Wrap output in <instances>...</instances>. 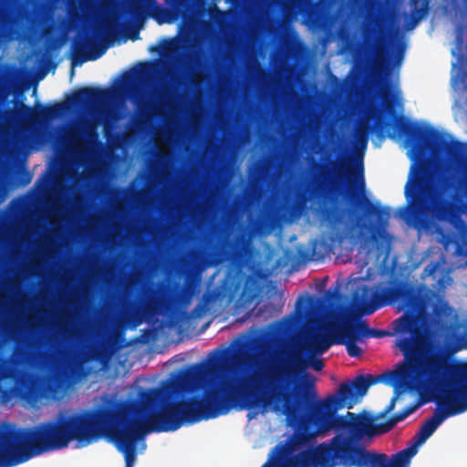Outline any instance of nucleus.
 Wrapping results in <instances>:
<instances>
[{
    "label": "nucleus",
    "instance_id": "obj_1",
    "mask_svg": "<svg viewBox=\"0 0 467 467\" xmlns=\"http://www.w3.org/2000/svg\"><path fill=\"white\" fill-rule=\"evenodd\" d=\"M264 374L244 380L231 361L238 359L230 348L213 349L208 362L195 363L175 376V431L183 424L214 419L238 410H271L285 418L295 430L296 442L306 445L333 431L337 432L309 451L293 454L287 448L275 447V454L262 467H390L391 458L367 450L358 442L383 434L375 419L367 413L348 411L380 381H405L398 371L379 376L360 374L342 382L337 393L318 398L313 378L302 385L298 379L308 363L300 352H292Z\"/></svg>",
    "mask_w": 467,
    "mask_h": 467
},
{
    "label": "nucleus",
    "instance_id": "obj_2",
    "mask_svg": "<svg viewBox=\"0 0 467 467\" xmlns=\"http://www.w3.org/2000/svg\"><path fill=\"white\" fill-rule=\"evenodd\" d=\"M115 442V399L97 410L60 415L33 428L0 429V467L25 462L47 451L66 448L70 441L87 446L104 436Z\"/></svg>",
    "mask_w": 467,
    "mask_h": 467
},
{
    "label": "nucleus",
    "instance_id": "obj_3",
    "mask_svg": "<svg viewBox=\"0 0 467 467\" xmlns=\"http://www.w3.org/2000/svg\"><path fill=\"white\" fill-rule=\"evenodd\" d=\"M451 175L441 174L437 183L431 182V172L426 166H412L405 185L406 204L399 213L406 223L418 231L441 234L440 223L457 226L462 222L452 191Z\"/></svg>",
    "mask_w": 467,
    "mask_h": 467
},
{
    "label": "nucleus",
    "instance_id": "obj_4",
    "mask_svg": "<svg viewBox=\"0 0 467 467\" xmlns=\"http://www.w3.org/2000/svg\"><path fill=\"white\" fill-rule=\"evenodd\" d=\"M387 304L397 303L403 315L394 320V329L400 335L396 345L404 355L407 363L400 368L403 379H413L420 371V357L428 345L431 335L427 309L430 305V290L404 281H393L385 286Z\"/></svg>",
    "mask_w": 467,
    "mask_h": 467
},
{
    "label": "nucleus",
    "instance_id": "obj_5",
    "mask_svg": "<svg viewBox=\"0 0 467 467\" xmlns=\"http://www.w3.org/2000/svg\"><path fill=\"white\" fill-rule=\"evenodd\" d=\"M455 368L441 357L427 358L420 364V371L412 380L414 382L421 374L440 386L437 397L438 409L420 427L414 437V443L391 455L390 467H409L411 458L417 453L418 447L423 444L449 417L467 410V384L454 376Z\"/></svg>",
    "mask_w": 467,
    "mask_h": 467
},
{
    "label": "nucleus",
    "instance_id": "obj_6",
    "mask_svg": "<svg viewBox=\"0 0 467 467\" xmlns=\"http://www.w3.org/2000/svg\"><path fill=\"white\" fill-rule=\"evenodd\" d=\"M28 360V353L24 348L16 347L8 358H0V380L11 379L14 386L0 387V400L4 404L15 397L28 402H34L45 396L46 379L35 372L19 368Z\"/></svg>",
    "mask_w": 467,
    "mask_h": 467
},
{
    "label": "nucleus",
    "instance_id": "obj_7",
    "mask_svg": "<svg viewBox=\"0 0 467 467\" xmlns=\"http://www.w3.org/2000/svg\"><path fill=\"white\" fill-rule=\"evenodd\" d=\"M111 92L99 87H82L75 90L67 101L55 102L53 105L36 103L35 108L23 103L14 112L15 118L30 124L57 119L70 109L98 108L109 99Z\"/></svg>",
    "mask_w": 467,
    "mask_h": 467
},
{
    "label": "nucleus",
    "instance_id": "obj_8",
    "mask_svg": "<svg viewBox=\"0 0 467 467\" xmlns=\"http://www.w3.org/2000/svg\"><path fill=\"white\" fill-rule=\"evenodd\" d=\"M365 214L367 216H375L377 222H372L368 225L358 220L355 225L350 226L348 232L339 231L336 233V239L342 243L345 239H349L354 244L360 241L362 247L368 245L370 242L374 244L376 248L383 252L388 249L389 236L386 232L390 209L379 204L372 203L368 199L364 198Z\"/></svg>",
    "mask_w": 467,
    "mask_h": 467
},
{
    "label": "nucleus",
    "instance_id": "obj_9",
    "mask_svg": "<svg viewBox=\"0 0 467 467\" xmlns=\"http://www.w3.org/2000/svg\"><path fill=\"white\" fill-rule=\"evenodd\" d=\"M389 18L385 16L375 15L370 23L364 28V36L375 47V57L383 67L389 68L393 52L389 49Z\"/></svg>",
    "mask_w": 467,
    "mask_h": 467
},
{
    "label": "nucleus",
    "instance_id": "obj_10",
    "mask_svg": "<svg viewBox=\"0 0 467 467\" xmlns=\"http://www.w3.org/2000/svg\"><path fill=\"white\" fill-rule=\"evenodd\" d=\"M385 286L380 290L366 285L358 286L352 295V306L360 315H371L379 308L388 306Z\"/></svg>",
    "mask_w": 467,
    "mask_h": 467
},
{
    "label": "nucleus",
    "instance_id": "obj_11",
    "mask_svg": "<svg viewBox=\"0 0 467 467\" xmlns=\"http://www.w3.org/2000/svg\"><path fill=\"white\" fill-rule=\"evenodd\" d=\"M346 184L350 190H364V168L361 161L353 170L340 163L336 171V180L330 183L328 188L329 192L338 196L342 193Z\"/></svg>",
    "mask_w": 467,
    "mask_h": 467
},
{
    "label": "nucleus",
    "instance_id": "obj_12",
    "mask_svg": "<svg viewBox=\"0 0 467 467\" xmlns=\"http://www.w3.org/2000/svg\"><path fill=\"white\" fill-rule=\"evenodd\" d=\"M225 290L229 299L237 301L241 306H247L253 302L258 293L257 280L247 275H237L230 282L226 283Z\"/></svg>",
    "mask_w": 467,
    "mask_h": 467
},
{
    "label": "nucleus",
    "instance_id": "obj_13",
    "mask_svg": "<svg viewBox=\"0 0 467 467\" xmlns=\"http://www.w3.org/2000/svg\"><path fill=\"white\" fill-rule=\"evenodd\" d=\"M362 339L363 337L354 321L346 322L335 337L336 344L344 345L348 354L352 358L362 356V349L357 345V342Z\"/></svg>",
    "mask_w": 467,
    "mask_h": 467
},
{
    "label": "nucleus",
    "instance_id": "obj_14",
    "mask_svg": "<svg viewBox=\"0 0 467 467\" xmlns=\"http://www.w3.org/2000/svg\"><path fill=\"white\" fill-rule=\"evenodd\" d=\"M171 6V10L164 8L157 4L156 0H145V4L149 8L154 9L153 17L159 23L165 21L171 13L174 14V18L183 15L189 5V0H169L167 1Z\"/></svg>",
    "mask_w": 467,
    "mask_h": 467
},
{
    "label": "nucleus",
    "instance_id": "obj_15",
    "mask_svg": "<svg viewBox=\"0 0 467 467\" xmlns=\"http://www.w3.org/2000/svg\"><path fill=\"white\" fill-rule=\"evenodd\" d=\"M90 45L91 38L88 35L78 36L72 43L71 50L73 66H80L88 60H95L102 56L104 52L103 50L88 54L87 50Z\"/></svg>",
    "mask_w": 467,
    "mask_h": 467
},
{
    "label": "nucleus",
    "instance_id": "obj_16",
    "mask_svg": "<svg viewBox=\"0 0 467 467\" xmlns=\"http://www.w3.org/2000/svg\"><path fill=\"white\" fill-rule=\"evenodd\" d=\"M306 344L309 351L314 354L322 355L336 342L335 337L332 338L326 334L314 332L309 336Z\"/></svg>",
    "mask_w": 467,
    "mask_h": 467
},
{
    "label": "nucleus",
    "instance_id": "obj_17",
    "mask_svg": "<svg viewBox=\"0 0 467 467\" xmlns=\"http://www.w3.org/2000/svg\"><path fill=\"white\" fill-rule=\"evenodd\" d=\"M418 407L419 404L410 405L398 413L393 414L386 422L379 423V427L381 429V432L384 434L391 431L398 422L405 420L409 415L413 413Z\"/></svg>",
    "mask_w": 467,
    "mask_h": 467
},
{
    "label": "nucleus",
    "instance_id": "obj_18",
    "mask_svg": "<svg viewBox=\"0 0 467 467\" xmlns=\"http://www.w3.org/2000/svg\"><path fill=\"white\" fill-rule=\"evenodd\" d=\"M410 17L413 25L419 23L429 11V0H410Z\"/></svg>",
    "mask_w": 467,
    "mask_h": 467
},
{
    "label": "nucleus",
    "instance_id": "obj_19",
    "mask_svg": "<svg viewBox=\"0 0 467 467\" xmlns=\"http://www.w3.org/2000/svg\"><path fill=\"white\" fill-rule=\"evenodd\" d=\"M163 98H165V101H163L161 99L160 101L159 105L155 109H153V113L155 115H161L162 109H165V108L171 109L172 106H173V103L177 99V97H175L173 95L172 91L171 90V88H164V96H163Z\"/></svg>",
    "mask_w": 467,
    "mask_h": 467
},
{
    "label": "nucleus",
    "instance_id": "obj_20",
    "mask_svg": "<svg viewBox=\"0 0 467 467\" xmlns=\"http://www.w3.org/2000/svg\"><path fill=\"white\" fill-rule=\"evenodd\" d=\"M354 322L361 333L363 338L379 337L384 335L382 330L370 328L364 320H355Z\"/></svg>",
    "mask_w": 467,
    "mask_h": 467
},
{
    "label": "nucleus",
    "instance_id": "obj_21",
    "mask_svg": "<svg viewBox=\"0 0 467 467\" xmlns=\"http://www.w3.org/2000/svg\"><path fill=\"white\" fill-rule=\"evenodd\" d=\"M154 66L151 62H144L140 64V68L137 72L138 77L146 78L152 72Z\"/></svg>",
    "mask_w": 467,
    "mask_h": 467
},
{
    "label": "nucleus",
    "instance_id": "obj_22",
    "mask_svg": "<svg viewBox=\"0 0 467 467\" xmlns=\"http://www.w3.org/2000/svg\"><path fill=\"white\" fill-rule=\"evenodd\" d=\"M87 375L86 372L83 371V368L81 365H74L70 368L69 373H67V376H70L74 379H81Z\"/></svg>",
    "mask_w": 467,
    "mask_h": 467
},
{
    "label": "nucleus",
    "instance_id": "obj_23",
    "mask_svg": "<svg viewBox=\"0 0 467 467\" xmlns=\"http://www.w3.org/2000/svg\"><path fill=\"white\" fill-rule=\"evenodd\" d=\"M397 399H398V393H396L392 397V399L390 400L389 403L387 405V407L384 409V410L380 413V416L383 417V416L390 413L394 410Z\"/></svg>",
    "mask_w": 467,
    "mask_h": 467
},
{
    "label": "nucleus",
    "instance_id": "obj_24",
    "mask_svg": "<svg viewBox=\"0 0 467 467\" xmlns=\"http://www.w3.org/2000/svg\"><path fill=\"white\" fill-rule=\"evenodd\" d=\"M84 133H85L88 142H95L97 140L98 134L95 131V129L93 127L90 126V127L86 128Z\"/></svg>",
    "mask_w": 467,
    "mask_h": 467
},
{
    "label": "nucleus",
    "instance_id": "obj_25",
    "mask_svg": "<svg viewBox=\"0 0 467 467\" xmlns=\"http://www.w3.org/2000/svg\"><path fill=\"white\" fill-rule=\"evenodd\" d=\"M133 81V77L130 73L127 72L122 76L121 78V87L125 89L130 88L131 86V83Z\"/></svg>",
    "mask_w": 467,
    "mask_h": 467
},
{
    "label": "nucleus",
    "instance_id": "obj_26",
    "mask_svg": "<svg viewBox=\"0 0 467 467\" xmlns=\"http://www.w3.org/2000/svg\"><path fill=\"white\" fill-rule=\"evenodd\" d=\"M438 269V264L437 263H430L429 265H427L423 270V275L425 276H431L432 275H434V273L437 271Z\"/></svg>",
    "mask_w": 467,
    "mask_h": 467
},
{
    "label": "nucleus",
    "instance_id": "obj_27",
    "mask_svg": "<svg viewBox=\"0 0 467 467\" xmlns=\"http://www.w3.org/2000/svg\"><path fill=\"white\" fill-rule=\"evenodd\" d=\"M371 130V127H368V125H359L358 128V135L359 137H364V140H367V135L368 131Z\"/></svg>",
    "mask_w": 467,
    "mask_h": 467
},
{
    "label": "nucleus",
    "instance_id": "obj_28",
    "mask_svg": "<svg viewBox=\"0 0 467 467\" xmlns=\"http://www.w3.org/2000/svg\"><path fill=\"white\" fill-rule=\"evenodd\" d=\"M326 174L323 173L322 174V182H318L317 188H316V195L317 196H321L324 192V191L327 189V184L325 185L324 182H325V179H326Z\"/></svg>",
    "mask_w": 467,
    "mask_h": 467
},
{
    "label": "nucleus",
    "instance_id": "obj_29",
    "mask_svg": "<svg viewBox=\"0 0 467 467\" xmlns=\"http://www.w3.org/2000/svg\"><path fill=\"white\" fill-rule=\"evenodd\" d=\"M311 366L316 371H319L324 368V363L319 358H313L311 360Z\"/></svg>",
    "mask_w": 467,
    "mask_h": 467
},
{
    "label": "nucleus",
    "instance_id": "obj_30",
    "mask_svg": "<svg viewBox=\"0 0 467 467\" xmlns=\"http://www.w3.org/2000/svg\"><path fill=\"white\" fill-rule=\"evenodd\" d=\"M447 303L441 304L440 306H435L433 308V312L436 316L441 317L445 309H447Z\"/></svg>",
    "mask_w": 467,
    "mask_h": 467
},
{
    "label": "nucleus",
    "instance_id": "obj_31",
    "mask_svg": "<svg viewBox=\"0 0 467 467\" xmlns=\"http://www.w3.org/2000/svg\"><path fill=\"white\" fill-rule=\"evenodd\" d=\"M71 18L78 20L80 18V9L77 6L69 9Z\"/></svg>",
    "mask_w": 467,
    "mask_h": 467
},
{
    "label": "nucleus",
    "instance_id": "obj_32",
    "mask_svg": "<svg viewBox=\"0 0 467 467\" xmlns=\"http://www.w3.org/2000/svg\"><path fill=\"white\" fill-rule=\"evenodd\" d=\"M31 178H32L31 174L29 172H26L22 178V184L23 185L28 184L31 182Z\"/></svg>",
    "mask_w": 467,
    "mask_h": 467
},
{
    "label": "nucleus",
    "instance_id": "obj_33",
    "mask_svg": "<svg viewBox=\"0 0 467 467\" xmlns=\"http://www.w3.org/2000/svg\"><path fill=\"white\" fill-rule=\"evenodd\" d=\"M317 9V4H313L309 8L308 14L312 15Z\"/></svg>",
    "mask_w": 467,
    "mask_h": 467
},
{
    "label": "nucleus",
    "instance_id": "obj_34",
    "mask_svg": "<svg viewBox=\"0 0 467 467\" xmlns=\"http://www.w3.org/2000/svg\"><path fill=\"white\" fill-rule=\"evenodd\" d=\"M402 57H403L402 50H400V51L397 53V55H396L397 62L401 61Z\"/></svg>",
    "mask_w": 467,
    "mask_h": 467
},
{
    "label": "nucleus",
    "instance_id": "obj_35",
    "mask_svg": "<svg viewBox=\"0 0 467 467\" xmlns=\"http://www.w3.org/2000/svg\"><path fill=\"white\" fill-rule=\"evenodd\" d=\"M138 37H139V33H138V32H135L133 35H131L130 39L134 41V40H136Z\"/></svg>",
    "mask_w": 467,
    "mask_h": 467
},
{
    "label": "nucleus",
    "instance_id": "obj_36",
    "mask_svg": "<svg viewBox=\"0 0 467 467\" xmlns=\"http://www.w3.org/2000/svg\"><path fill=\"white\" fill-rule=\"evenodd\" d=\"M382 97L385 100H387V99L389 97V93L388 91H384L382 93Z\"/></svg>",
    "mask_w": 467,
    "mask_h": 467
},
{
    "label": "nucleus",
    "instance_id": "obj_37",
    "mask_svg": "<svg viewBox=\"0 0 467 467\" xmlns=\"http://www.w3.org/2000/svg\"><path fill=\"white\" fill-rule=\"evenodd\" d=\"M149 114L147 111H145L144 109L141 110V117L142 118H148Z\"/></svg>",
    "mask_w": 467,
    "mask_h": 467
},
{
    "label": "nucleus",
    "instance_id": "obj_38",
    "mask_svg": "<svg viewBox=\"0 0 467 467\" xmlns=\"http://www.w3.org/2000/svg\"><path fill=\"white\" fill-rule=\"evenodd\" d=\"M69 139H70V140H72V141H77V138H76L75 136H73V135H72V136H70V138H69Z\"/></svg>",
    "mask_w": 467,
    "mask_h": 467
},
{
    "label": "nucleus",
    "instance_id": "obj_39",
    "mask_svg": "<svg viewBox=\"0 0 467 467\" xmlns=\"http://www.w3.org/2000/svg\"><path fill=\"white\" fill-rule=\"evenodd\" d=\"M77 151H80L82 149L78 147L77 145L74 147Z\"/></svg>",
    "mask_w": 467,
    "mask_h": 467
},
{
    "label": "nucleus",
    "instance_id": "obj_40",
    "mask_svg": "<svg viewBox=\"0 0 467 467\" xmlns=\"http://www.w3.org/2000/svg\"><path fill=\"white\" fill-rule=\"evenodd\" d=\"M301 300H302V299L300 298V299L298 300V302H297V308H300L299 304L301 303Z\"/></svg>",
    "mask_w": 467,
    "mask_h": 467
},
{
    "label": "nucleus",
    "instance_id": "obj_41",
    "mask_svg": "<svg viewBox=\"0 0 467 467\" xmlns=\"http://www.w3.org/2000/svg\"><path fill=\"white\" fill-rule=\"evenodd\" d=\"M244 343H240V348H244Z\"/></svg>",
    "mask_w": 467,
    "mask_h": 467
},
{
    "label": "nucleus",
    "instance_id": "obj_42",
    "mask_svg": "<svg viewBox=\"0 0 467 467\" xmlns=\"http://www.w3.org/2000/svg\"><path fill=\"white\" fill-rule=\"evenodd\" d=\"M124 460H125V467H127V457L124 458Z\"/></svg>",
    "mask_w": 467,
    "mask_h": 467
},
{
    "label": "nucleus",
    "instance_id": "obj_43",
    "mask_svg": "<svg viewBox=\"0 0 467 467\" xmlns=\"http://www.w3.org/2000/svg\"><path fill=\"white\" fill-rule=\"evenodd\" d=\"M303 304H304V308H306V301H304Z\"/></svg>",
    "mask_w": 467,
    "mask_h": 467
},
{
    "label": "nucleus",
    "instance_id": "obj_44",
    "mask_svg": "<svg viewBox=\"0 0 467 467\" xmlns=\"http://www.w3.org/2000/svg\"><path fill=\"white\" fill-rule=\"evenodd\" d=\"M3 16H4V13L0 12V17H2Z\"/></svg>",
    "mask_w": 467,
    "mask_h": 467
}]
</instances>
